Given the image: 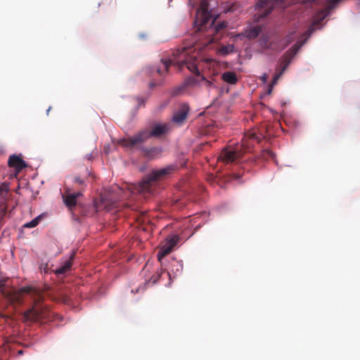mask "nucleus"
<instances>
[{"label":"nucleus","instance_id":"obj_1","mask_svg":"<svg viewBox=\"0 0 360 360\" xmlns=\"http://www.w3.org/2000/svg\"><path fill=\"white\" fill-rule=\"evenodd\" d=\"M30 295L33 306L23 314L25 322H46L51 321L52 312L42 304L44 296L41 291L32 287H25L19 290H12L8 299L13 304H20L25 295Z\"/></svg>","mask_w":360,"mask_h":360},{"label":"nucleus","instance_id":"obj_2","mask_svg":"<svg viewBox=\"0 0 360 360\" xmlns=\"http://www.w3.org/2000/svg\"><path fill=\"white\" fill-rule=\"evenodd\" d=\"M192 48L184 47L174 51V60L161 59L162 67L159 65V85L163 83L165 75L168 72L172 63H174L180 69L186 67L191 72L200 76L197 66L198 58L196 54L191 55Z\"/></svg>","mask_w":360,"mask_h":360},{"label":"nucleus","instance_id":"obj_3","mask_svg":"<svg viewBox=\"0 0 360 360\" xmlns=\"http://www.w3.org/2000/svg\"><path fill=\"white\" fill-rule=\"evenodd\" d=\"M259 137L255 133H247L243 138L240 147L223 149L218 157V161L224 164L233 162L239 159L244 153L250 151L254 143H259Z\"/></svg>","mask_w":360,"mask_h":360},{"label":"nucleus","instance_id":"obj_4","mask_svg":"<svg viewBox=\"0 0 360 360\" xmlns=\"http://www.w3.org/2000/svg\"><path fill=\"white\" fill-rule=\"evenodd\" d=\"M157 184L158 170H153L150 174L146 175L139 184L127 185V193L130 195L141 194L146 198L155 190Z\"/></svg>","mask_w":360,"mask_h":360},{"label":"nucleus","instance_id":"obj_5","mask_svg":"<svg viewBox=\"0 0 360 360\" xmlns=\"http://www.w3.org/2000/svg\"><path fill=\"white\" fill-rule=\"evenodd\" d=\"M155 136H158V123H154L151 127L139 131L134 136L121 139L120 144L124 147L132 148Z\"/></svg>","mask_w":360,"mask_h":360},{"label":"nucleus","instance_id":"obj_6","mask_svg":"<svg viewBox=\"0 0 360 360\" xmlns=\"http://www.w3.org/2000/svg\"><path fill=\"white\" fill-rule=\"evenodd\" d=\"M212 17L209 11L208 0H200V6L198 8L194 20V25L197 29H203Z\"/></svg>","mask_w":360,"mask_h":360},{"label":"nucleus","instance_id":"obj_7","mask_svg":"<svg viewBox=\"0 0 360 360\" xmlns=\"http://www.w3.org/2000/svg\"><path fill=\"white\" fill-rule=\"evenodd\" d=\"M283 0H259L255 5L257 13L255 14L256 20L260 21L268 16L276 4Z\"/></svg>","mask_w":360,"mask_h":360},{"label":"nucleus","instance_id":"obj_8","mask_svg":"<svg viewBox=\"0 0 360 360\" xmlns=\"http://www.w3.org/2000/svg\"><path fill=\"white\" fill-rule=\"evenodd\" d=\"M294 39L293 33L287 34L280 41L269 42L266 37L263 36L261 39V46L264 49L273 51H281L290 44Z\"/></svg>","mask_w":360,"mask_h":360},{"label":"nucleus","instance_id":"obj_9","mask_svg":"<svg viewBox=\"0 0 360 360\" xmlns=\"http://www.w3.org/2000/svg\"><path fill=\"white\" fill-rule=\"evenodd\" d=\"M227 27V22L225 21L220 22L219 23L214 25V20L210 18V20L208 23H207L206 27H204L203 29H197L199 32H209L211 34H212V37L211 39V41H214L219 40L220 37L218 36L219 33L225 29Z\"/></svg>","mask_w":360,"mask_h":360},{"label":"nucleus","instance_id":"obj_10","mask_svg":"<svg viewBox=\"0 0 360 360\" xmlns=\"http://www.w3.org/2000/svg\"><path fill=\"white\" fill-rule=\"evenodd\" d=\"M303 43L297 42L295 44L291 49L287 51L285 54L280 59V70L282 72H285L290 65L292 59L296 55Z\"/></svg>","mask_w":360,"mask_h":360},{"label":"nucleus","instance_id":"obj_11","mask_svg":"<svg viewBox=\"0 0 360 360\" xmlns=\"http://www.w3.org/2000/svg\"><path fill=\"white\" fill-rule=\"evenodd\" d=\"M179 240L178 235L168 236L159 251V261L165 255L169 254Z\"/></svg>","mask_w":360,"mask_h":360},{"label":"nucleus","instance_id":"obj_12","mask_svg":"<svg viewBox=\"0 0 360 360\" xmlns=\"http://www.w3.org/2000/svg\"><path fill=\"white\" fill-rule=\"evenodd\" d=\"M189 110L190 108L188 104H181L179 108L174 112L172 121L178 125H181L186 119Z\"/></svg>","mask_w":360,"mask_h":360},{"label":"nucleus","instance_id":"obj_13","mask_svg":"<svg viewBox=\"0 0 360 360\" xmlns=\"http://www.w3.org/2000/svg\"><path fill=\"white\" fill-rule=\"evenodd\" d=\"M8 165L10 167L15 169L16 174L27 167V164L22 158L17 155H12L9 157Z\"/></svg>","mask_w":360,"mask_h":360},{"label":"nucleus","instance_id":"obj_14","mask_svg":"<svg viewBox=\"0 0 360 360\" xmlns=\"http://www.w3.org/2000/svg\"><path fill=\"white\" fill-rule=\"evenodd\" d=\"M82 195L81 192L70 193L69 189H67L65 193L63 195V199L65 205L69 208L72 209L77 205V199Z\"/></svg>","mask_w":360,"mask_h":360},{"label":"nucleus","instance_id":"obj_15","mask_svg":"<svg viewBox=\"0 0 360 360\" xmlns=\"http://www.w3.org/2000/svg\"><path fill=\"white\" fill-rule=\"evenodd\" d=\"M221 79L224 82L230 84H236L238 80L236 74L231 71L224 72L221 75Z\"/></svg>","mask_w":360,"mask_h":360},{"label":"nucleus","instance_id":"obj_16","mask_svg":"<svg viewBox=\"0 0 360 360\" xmlns=\"http://www.w3.org/2000/svg\"><path fill=\"white\" fill-rule=\"evenodd\" d=\"M177 167L175 165H169L165 168L159 169V179L168 176L174 173Z\"/></svg>","mask_w":360,"mask_h":360},{"label":"nucleus","instance_id":"obj_17","mask_svg":"<svg viewBox=\"0 0 360 360\" xmlns=\"http://www.w3.org/2000/svg\"><path fill=\"white\" fill-rule=\"evenodd\" d=\"M74 256H75V253L73 252L69 260L66 261L63 266H61L60 267H59L58 269L55 270V274L57 275H60V274H65V272H67L70 269V267L72 266L71 260L72 259Z\"/></svg>","mask_w":360,"mask_h":360},{"label":"nucleus","instance_id":"obj_18","mask_svg":"<svg viewBox=\"0 0 360 360\" xmlns=\"http://www.w3.org/2000/svg\"><path fill=\"white\" fill-rule=\"evenodd\" d=\"M234 51V46L233 44H227L225 46H222L219 49V53L221 55L226 56L229 53H231Z\"/></svg>","mask_w":360,"mask_h":360},{"label":"nucleus","instance_id":"obj_19","mask_svg":"<svg viewBox=\"0 0 360 360\" xmlns=\"http://www.w3.org/2000/svg\"><path fill=\"white\" fill-rule=\"evenodd\" d=\"M260 32L261 27L259 25H257L250 29L247 33V36L250 39H255L259 34Z\"/></svg>","mask_w":360,"mask_h":360},{"label":"nucleus","instance_id":"obj_20","mask_svg":"<svg viewBox=\"0 0 360 360\" xmlns=\"http://www.w3.org/2000/svg\"><path fill=\"white\" fill-rule=\"evenodd\" d=\"M172 130V124L169 123L167 124H159V138L165 134H167Z\"/></svg>","mask_w":360,"mask_h":360},{"label":"nucleus","instance_id":"obj_21","mask_svg":"<svg viewBox=\"0 0 360 360\" xmlns=\"http://www.w3.org/2000/svg\"><path fill=\"white\" fill-rule=\"evenodd\" d=\"M41 219V216H38L36 218H34V219H32L31 221L25 224L24 225V226L27 227V228L35 227L36 226L38 225V224L39 223Z\"/></svg>","mask_w":360,"mask_h":360},{"label":"nucleus","instance_id":"obj_22","mask_svg":"<svg viewBox=\"0 0 360 360\" xmlns=\"http://www.w3.org/2000/svg\"><path fill=\"white\" fill-rule=\"evenodd\" d=\"M157 281H158V277L156 276L153 275V276H151L150 278V279H148V281H146L145 287L146 288L153 287L155 285Z\"/></svg>","mask_w":360,"mask_h":360},{"label":"nucleus","instance_id":"obj_23","mask_svg":"<svg viewBox=\"0 0 360 360\" xmlns=\"http://www.w3.org/2000/svg\"><path fill=\"white\" fill-rule=\"evenodd\" d=\"M200 79L202 82H204V86L207 88L208 89H210L212 88H214L215 86L214 84H213L212 82L210 81V80H207L206 79V78L204 77V76H200Z\"/></svg>","mask_w":360,"mask_h":360},{"label":"nucleus","instance_id":"obj_24","mask_svg":"<svg viewBox=\"0 0 360 360\" xmlns=\"http://www.w3.org/2000/svg\"><path fill=\"white\" fill-rule=\"evenodd\" d=\"M262 157L265 160H269V158L273 159L274 158V154L272 151L269 150H264L262 152Z\"/></svg>","mask_w":360,"mask_h":360},{"label":"nucleus","instance_id":"obj_25","mask_svg":"<svg viewBox=\"0 0 360 360\" xmlns=\"http://www.w3.org/2000/svg\"><path fill=\"white\" fill-rule=\"evenodd\" d=\"M198 82V79L193 77H189L185 79L186 86H193Z\"/></svg>","mask_w":360,"mask_h":360},{"label":"nucleus","instance_id":"obj_26","mask_svg":"<svg viewBox=\"0 0 360 360\" xmlns=\"http://www.w3.org/2000/svg\"><path fill=\"white\" fill-rule=\"evenodd\" d=\"M284 72H282L281 70H280V72L276 73L275 76L272 79V85L276 84L279 77L283 74Z\"/></svg>","mask_w":360,"mask_h":360},{"label":"nucleus","instance_id":"obj_27","mask_svg":"<svg viewBox=\"0 0 360 360\" xmlns=\"http://www.w3.org/2000/svg\"><path fill=\"white\" fill-rule=\"evenodd\" d=\"M143 153L145 154L146 156L148 157V158H151L153 156V153H155V149H143Z\"/></svg>","mask_w":360,"mask_h":360},{"label":"nucleus","instance_id":"obj_28","mask_svg":"<svg viewBox=\"0 0 360 360\" xmlns=\"http://www.w3.org/2000/svg\"><path fill=\"white\" fill-rule=\"evenodd\" d=\"M314 28L313 27H311L309 29H308L304 34V36L309 37L311 34L313 32Z\"/></svg>","mask_w":360,"mask_h":360},{"label":"nucleus","instance_id":"obj_29","mask_svg":"<svg viewBox=\"0 0 360 360\" xmlns=\"http://www.w3.org/2000/svg\"><path fill=\"white\" fill-rule=\"evenodd\" d=\"M136 101L138 103L139 106L144 105V100L140 97L136 98Z\"/></svg>","mask_w":360,"mask_h":360},{"label":"nucleus","instance_id":"obj_30","mask_svg":"<svg viewBox=\"0 0 360 360\" xmlns=\"http://www.w3.org/2000/svg\"><path fill=\"white\" fill-rule=\"evenodd\" d=\"M74 181L75 183H78L79 184H83V180L81 178L78 177V176L75 177Z\"/></svg>","mask_w":360,"mask_h":360},{"label":"nucleus","instance_id":"obj_31","mask_svg":"<svg viewBox=\"0 0 360 360\" xmlns=\"http://www.w3.org/2000/svg\"><path fill=\"white\" fill-rule=\"evenodd\" d=\"M266 79H267V76H266V75H264L262 77V79L264 82H266Z\"/></svg>","mask_w":360,"mask_h":360},{"label":"nucleus","instance_id":"obj_32","mask_svg":"<svg viewBox=\"0 0 360 360\" xmlns=\"http://www.w3.org/2000/svg\"><path fill=\"white\" fill-rule=\"evenodd\" d=\"M91 158H92V155L91 154H89V155H86V159L88 160H91Z\"/></svg>","mask_w":360,"mask_h":360},{"label":"nucleus","instance_id":"obj_33","mask_svg":"<svg viewBox=\"0 0 360 360\" xmlns=\"http://www.w3.org/2000/svg\"><path fill=\"white\" fill-rule=\"evenodd\" d=\"M155 86V83H153V82H151V83L150 84V88H153V87H154Z\"/></svg>","mask_w":360,"mask_h":360},{"label":"nucleus","instance_id":"obj_34","mask_svg":"<svg viewBox=\"0 0 360 360\" xmlns=\"http://www.w3.org/2000/svg\"><path fill=\"white\" fill-rule=\"evenodd\" d=\"M18 354H20V355H22V354H23V351L22 350H19L18 352Z\"/></svg>","mask_w":360,"mask_h":360},{"label":"nucleus","instance_id":"obj_35","mask_svg":"<svg viewBox=\"0 0 360 360\" xmlns=\"http://www.w3.org/2000/svg\"><path fill=\"white\" fill-rule=\"evenodd\" d=\"M142 290V289H141V288H137V289H136V292H139L140 290Z\"/></svg>","mask_w":360,"mask_h":360},{"label":"nucleus","instance_id":"obj_36","mask_svg":"<svg viewBox=\"0 0 360 360\" xmlns=\"http://www.w3.org/2000/svg\"><path fill=\"white\" fill-rule=\"evenodd\" d=\"M147 266H148V264H146V265L144 266V268L143 269V271H146V269H147Z\"/></svg>","mask_w":360,"mask_h":360},{"label":"nucleus","instance_id":"obj_37","mask_svg":"<svg viewBox=\"0 0 360 360\" xmlns=\"http://www.w3.org/2000/svg\"><path fill=\"white\" fill-rule=\"evenodd\" d=\"M104 150H105V153H108V149H106V148L105 147Z\"/></svg>","mask_w":360,"mask_h":360},{"label":"nucleus","instance_id":"obj_38","mask_svg":"<svg viewBox=\"0 0 360 360\" xmlns=\"http://www.w3.org/2000/svg\"><path fill=\"white\" fill-rule=\"evenodd\" d=\"M104 150H105V153H108V149H106V148L105 147Z\"/></svg>","mask_w":360,"mask_h":360},{"label":"nucleus","instance_id":"obj_39","mask_svg":"<svg viewBox=\"0 0 360 360\" xmlns=\"http://www.w3.org/2000/svg\"><path fill=\"white\" fill-rule=\"evenodd\" d=\"M96 207L97 210L100 209V207H98L97 205H96Z\"/></svg>","mask_w":360,"mask_h":360},{"label":"nucleus","instance_id":"obj_40","mask_svg":"<svg viewBox=\"0 0 360 360\" xmlns=\"http://www.w3.org/2000/svg\"><path fill=\"white\" fill-rule=\"evenodd\" d=\"M51 110V108H49L48 110H47V113H49V112Z\"/></svg>","mask_w":360,"mask_h":360}]
</instances>
